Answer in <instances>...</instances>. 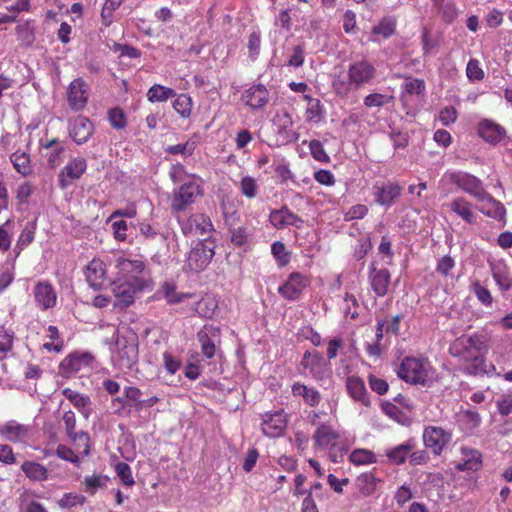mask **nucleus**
Segmentation results:
<instances>
[{
  "mask_svg": "<svg viewBox=\"0 0 512 512\" xmlns=\"http://www.w3.org/2000/svg\"><path fill=\"white\" fill-rule=\"evenodd\" d=\"M391 97L380 93H372L364 98V105L366 107H381L388 103Z\"/></svg>",
  "mask_w": 512,
  "mask_h": 512,
  "instance_id": "obj_58",
  "label": "nucleus"
},
{
  "mask_svg": "<svg viewBox=\"0 0 512 512\" xmlns=\"http://www.w3.org/2000/svg\"><path fill=\"white\" fill-rule=\"evenodd\" d=\"M108 480V477L104 475L86 476L83 481L84 490L93 495L98 489L105 487Z\"/></svg>",
  "mask_w": 512,
  "mask_h": 512,
  "instance_id": "obj_41",
  "label": "nucleus"
},
{
  "mask_svg": "<svg viewBox=\"0 0 512 512\" xmlns=\"http://www.w3.org/2000/svg\"><path fill=\"white\" fill-rule=\"evenodd\" d=\"M306 98L309 100L308 108L306 110L307 119L309 121H319L320 118L322 117V105L320 100L313 99L309 96H306Z\"/></svg>",
  "mask_w": 512,
  "mask_h": 512,
  "instance_id": "obj_54",
  "label": "nucleus"
},
{
  "mask_svg": "<svg viewBox=\"0 0 512 512\" xmlns=\"http://www.w3.org/2000/svg\"><path fill=\"white\" fill-rule=\"evenodd\" d=\"M217 307L215 301L211 299H202L196 303L195 311L204 318H211Z\"/></svg>",
  "mask_w": 512,
  "mask_h": 512,
  "instance_id": "obj_49",
  "label": "nucleus"
},
{
  "mask_svg": "<svg viewBox=\"0 0 512 512\" xmlns=\"http://www.w3.org/2000/svg\"><path fill=\"white\" fill-rule=\"evenodd\" d=\"M368 213V208L366 205L363 204H357L352 206L345 214H344V220L345 221H352L355 219H362L364 218Z\"/></svg>",
  "mask_w": 512,
  "mask_h": 512,
  "instance_id": "obj_57",
  "label": "nucleus"
},
{
  "mask_svg": "<svg viewBox=\"0 0 512 512\" xmlns=\"http://www.w3.org/2000/svg\"><path fill=\"white\" fill-rule=\"evenodd\" d=\"M63 421H64V425H65V430H66V433H67V436L69 437V439L72 442L77 443L78 445H83V447H84L83 454L88 455L89 451H90V447H89L90 438L86 432H83V431L76 432L75 431V427H76L75 413L73 411L65 412L63 415Z\"/></svg>",
  "mask_w": 512,
  "mask_h": 512,
  "instance_id": "obj_15",
  "label": "nucleus"
},
{
  "mask_svg": "<svg viewBox=\"0 0 512 512\" xmlns=\"http://www.w3.org/2000/svg\"><path fill=\"white\" fill-rule=\"evenodd\" d=\"M117 353L114 363L120 370H131L138 361V343L136 339L120 338L116 342Z\"/></svg>",
  "mask_w": 512,
  "mask_h": 512,
  "instance_id": "obj_5",
  "label": "nucleus"
},
{
  "mask_svg": "<svg viewBox=\"0 0 512 512\" xmlns=\"http://www.w3.org/2000/svg\"><path fill=\"white\" fill-rule=\"evenodd\" d=\"M197 339L201 345L202 355L207 359H211L221 344V329L212 324H205L197 332Z\"/></svg>",
  "mask_w": 512,
  "mask_h": 512,
  "instance_id": "obj_6",
  "label": "nucleus"
},
{
  "mask_svg": "<svg viewBox=\"0 0 512 512\" xmlns=\"http://www.w3.org/2000/svg\"><path fill=\"white\" fill-rule=\"evenodd\" d=\"M29 432V426L19 424L15 421L7 422L0 427V434L12 442L21 441Z\"/></svg>",
  "mask_w": 512,
  "mask_h": 512,
  "instance_id": "obj_30",
  "label": "nucleus"
},
{
  "mask_svg": "<svg viewBox=\"0 0 512 512\" xmlns=\"http://www.w3.org/2000/svg\"><path fill=\"white\" fill-rule=\"evenodd\" d=\"M123 0H106L102 11L101 18L105 26H110L113 22V12L122 4Z\"/></svg>",
  "mask_w": 512,
  "mask_h": 512,
  "instance_id": "obj_45",
  "label": "nucleus"
},
{
  "mask_svg": "<svg viewBox=\"0 0 512 512\" xmlns=\"http://www.w3.org/2000/svg\"><path fill=\"white\" fill-rule=\"evenodd\" d=\"M472 290L476 295L477 299L485 306H490L493 302V297L490 291L482 286L479 282H475L472 285Z\"/></svg>",
  "mask_w": 512,
  "mask_h": 512,
  "instance_id": "obj_56",
  "label": "nucleus"
},
{
  "mask_svg": "<svg viewBox=\"0 0 512 512\" xmlns=\"http://www.w3.org/2000/svg\"><path fill=\"white\" fill-rule=\"evenodd\" d=\"M21 468L28 478L36 481L46 480L48 477L47 469L39 463L26 461L22 464Z\"/></svg>",
  "mask_w": 512,
  "mask_h": 512,
  "instance_id": "obj_38",
  "label": "nucleus"
},
{
  "mask_svg": "<svg viewBox=\"0 0 512 512\" xmlns=\"http://www.w3.org/2000/svg\"><path fill=\"white\" fill-rule=\"evenodd\" d=\"M310 151L312 156L320 162H328L329 156L325 152L322 143L319 140H312L310 142Z\"/></svg>",
  "mask_w": 512,
  "mask_h": 512,
  "instance_id": "obj_59",
  "label": "nucleus"
},
{
  "mask_svg": "<svg viewBox=\"0 0 512 512\" xmlns=\"http://www.w3.org/2000/svg\"><path fill=\"white\" fill-rule=\"evenodd\" d=\"M115 471L117 476L120 478L121 482L125 486H133L135 481L132 476V471L130 466L125 462H118L115 465Z\"/></svg>",
  "mask_w": 512,
  "mask_h": 512,
  "instance_id": "obj_47",
  "label": "nucleus"
},
{
  "mask_svg": "<svg viewBox=\"0 0 512 512\" xmlns=\"http://www.w3.org/2000/svg\"><path fill=\"white\" fill-rule=\"evenodd\" d=\"M338 438L339 434L325 424L320 425L314 434L315 444L322 448L329 445L334 446Z\"/></svg>",
  "mask_w": 512,
  "mask_h": 512,
  "instance_id": "obj_34",
  "label": "nucleus"
},
{
  "mask_svg": "<svg viewBox=\"0 0 512 512\" xmlns=\"http://www.w3.org/2000/svg\"><path fill=\"white\" fill-rule=\"evenodd\" d=\"M466 73L470 80H482L484 78V72L476 59H471L468 62Z\"/></svg>",
  "mask_w": 512,
  "mask_h": 512,
  "instance_id": "obj_60",
  "label": "nucleus"
},
{
  "mask_svg": "<svg viewBox=\"0 0 512 512\" xmlns=\"http://www.w3.org/2000/svg\"><path fill=\"white\" fill-rule=\"evenodd\" d=\"M478 135L486 142L496 145L506 135V130L492 120L484 119L478 125Z\"/></svg>",
  "mask_w": 512,
  "mask_h": 512,
  "instance_id": "obj_19",
  "label": "nucleus"
},
{
  "mask_svg": "<svg viewBox=\"0 0 512 512\" xmlns=\"http://www.w3.org/2000/svg\"><path fill=\"white\" fill-rule=\"evenodd\" d=\"M415 444L412 440H408L392 449L386 451V456L389 461L394 465L404 464L407 457L414 449Z\"/></svg>",
  "mask_w": 512,
  "mask_h": 512,
  "instance_id": "obj_31",
  "label": "nucleus"
},
{
  "mask_svg": "<svg viewBox=\"0 0 512 512\" xmlns=\"http://www.w3.org/2000/svg\"><path fill=\"white\" fill-rule=\"evenodd\" d=\"M287 425L286 416L283 411L266 413L262 423V432L271 438L282 435Z\"/></svg>",
  "mask_w": 512,
  "mask_h": 512,
  "instance_id": "obj_16",
  "label": "nucleus"
},
{
  "mask_svg": "<svg viewBox=\"0 0 512 512\" xmlns=\"http://www.w3.org/2000/svg\"><path fill=\"white\" fill-rule=\"evenodd\" d=\"M242 99L252 109H260L268 103L269 92L262 84L253 85L244 92Z\"/></svg>",
  "mask_w": 512,
  "mask_h": 512,
  "instance_id": "obj_23",
  "label": "nucleus"
},
{
  "mask_svg": "<svg viewBox=\"0 0 512 512\" xmlns=\"http://www.w3.org/2000/svg\"><path fill=\"white\" fill-rule=\"evenodd\" d=\"M86 502V497L77 493H66L59 500V506L62 508H72L77 505H83Z\"/></svg>",
  "mask_w": 512,
  "mask_h": 512,
  "instance_id": "obj_50",
  "label": "nucleus"
},
{
  "mask_svg": "<svg viewBox=\"0 0 512 512\" xmlns=\"http://www.w3.org/2000/svg\"><path fill=\"white\" fill-rule=\"evenodd\" d=\"M374 201L385 207L392 206L401 195L402 188L394 182H377L372 189Z\"/></svg>",
  "mask_w": 512,
  "mask_h": 512,
  "instance_id": "obj_11",
  "label": "nucleus"
},
{
  "mask_svg": "<svg viewBox=\"0 0 512 512\" xmlns=\"http://www.w3.org/2000/svg\"><path fill=\"white\" fill-rule=\"evenodd\" d=\"M89 99V85L86 81L79 77L74 79L67 89V101L69 107L75 111H82Z\"/></svg>",
  "mask_w": 512,
  "mask_h": 512,
  "instance_id": "obj_8",
  "label": "nucleus"
},
{
  "mask_svg": "<svg viewBox=\"0 0 512 512\" xmlns=\"http://www.w3.org/2000/svg\"><path fill=\"white\" fill-rule=\"evenodd\" d=\"M425 89V83L421 79L417 78H406V81L403 84V90L405 93L413 95L421 94Z\"/></svg>",
  "mask_w": 512,
  "mask_h": 512,
  "instance_id": "obj_53",
  "label": "nucleus"
},
{
  "mask_svg": "<svg viewBox=\"0 0 512 512\" xmlns=\"http://www.w3.org/2000/svg\"><path fill=\"white\" fill-rule=\"evenodd\" d=\"M457 119V111L454 107H445L440 111L439 120L445 126L454 123Z\"/></svg>",
  "mask_w": 512,
  "mask_h": 512,
  "instance_id": "obj_64",
  "label": "nucleus"
},
{
  "mask_svg": "<svg viewBox=\"0 0 512 512\" xmlns=\"http://www.w3.org/2000/svg\"><path fill=\"white\" fill-rule=\"evenodd\" d=\"M475 199L479 202L478 209L481 213L497 220L504 219L506 214L504 205L495 200L486 190L483 191V196L476 197Z\"/></svg>",
  "mask_w": 512,
  "mask_h": 512,
  "instance_id": "obj_17",
  "label": "nucleus"
},
{
  "mask_svg": "<svg viewBox=\"0 0 512 512\" xmlns=\"http://www.w3.org/2000/svg\"><path fill=\"white\" fill-rule=\"evenodd\" d=\"M69 134L77 144H83L93 134V124L88 118L78 116L70 123Z\"/></svg>",
  "mask_w": 512,
  "mask_h": 512,
  "instance_id": "obj_20",
  "label": "nucleus"
},
{
  "mask_svg": "<svg viewBox=\"0 0 512 512\" xmlns=\"http://www.w3.org/2000/svg\"><path fill=\"white\" fill-rule=\"evenodd\" d=\"M195 150V142L187 141L183 144L168 146L165 151L169 154H181L184 157L191 156Z\"/></svg>",
  "mask_w": 512,
  "mask_h": 512,
  "instance_id": "obj_52",
  "label": "nucleus"
},
{
  "mask_svg": "<svg viewBox=\"0 0 512 512\" xmlns=\"http://www.w3.org/2000/svg\"><path fill=\"white\" fill-rule=\"evenodd\" d=\"M181 228L185 235H204L212 230V223L204 214H194L182 222Z\"/></svg>",
  "mask_w": 512,
  "mask_h": 512,
  "instance_id": "obj_21",
  "label": "nucleus"
},
{
  "mask_svg": "<svg viewBox=\"0 0 512 512\" xmlns=\"http://www.w3.org/2000/svg\"><path fill=\"white\" fill-rule=\"evenodd\" d=\"M350 461L356 465L371 464L376 462V457L369 450L356 449L350 454Z\"/></svg>",
  "mask_w": 512,
  "mask_h": 512,
  "instance_id": "obj_44",
  "label": "nucleus"
},
{
  "mask_svg": "<svg viewBox=\"0 0 512 512\" xmlns=\"http://www.w3.org/2000/svg\"><path fill=\"white\" fill-rule=\"evenodd\" d=\"M491 273L497 285L502 291H508L512 287V277L509 268L503 261L490 263Z\"/></svg>",
  "mask_w": 512,
  "mask_h": 512,
  "instance_id": "obj_27",
  "label": "nucleus"
},
{
  "mask_svg": "<svg viewBox=\"0 0 512 512\" xmlns=\"http://www.w3.org/2000/svg\"><path fill=\"white\" fill-rule=\"evenodd\" d=\"M370 388L379 395H383L388 391V383L381 378H377L374 375L369 376Z\"/></svg>",
  "mask_w": 512,
  "mask_h": 512,
  "instance_id": "obj_61",
  "label": "nucleus"
},
{
  "mask_svg": "<svg viewBox=\"0 0 512 512\" xmlns=\"http://www.w3.org/2000/svg\"><path fill=\"white\" fill-rule=\"evenodd\" d=\"M248 233L246 228L238 227L231 230V242L236 246H242L247 242Z\"/></svg>",
  "mask_w": 512,
  "mask_h": 512,
  "instance_id": "obj_62",
  "label": "nucleus"
},
{
  "mask_svg": "<svg viewBox=\"0 0 512 512\" xmlns=\"http://www.w3.org/2000/svg\"><path fill=\"white\" fill-rule=\"evenodd\" d=\"M451 433L441 427L428 426L423 432V441L435 455H440L444 447L451 441Z\"/></svg>",
  "mask_w": 512,
  "mask_h": 512,
  "instance_id": "obj_10",
  "label": "nucleus"
},
{
  "mask_svg": "<svg viewBox=\"0 0 512 512\" xmlns=\"http://www.w3.org/2000/svg\"><path fill=\"white\" fill-rule=\"evenodd\" d=\"M176 96L175 90L169 87L162 86L160 84H155L149 88L147 92L148 101L155 102H164L168 99H171Z\"/></svg>",
  "mask_w": 512,
  "mask_h": 512,
  "instance_id": "obj_37",
  "label": "nucleus"
},
{
  "mask_svg": "<svg viewBox=\"0 0 512 512\" xmlns=\"http://www.w3.org/2000/svg\"><path fill=\"white\" fill-rule=\"evenodd\" d=\"M429 370L430 363L427 360L406 357L399 365L397 375L408 383L426 385L430 380Z\"/></svg>",
  "mask_w": 512,
  "mask_h": 512,
  "instance_id": "obj_4",
  "label": "nucleus"
},
{
  "mask_svg": "<svg viewBox=\"0 0 512 512\" xmlns=\"http://www.w3.org/2000/svg\"><path fill=\"white\" fill-rule=\"evenodd\" d=\"M56 455L66 461H69L71 463L77 464L79 462L78 456L74 454L72 449L65 445H58L56 449Z\"/></svg>",
  "mask_w": 512,
  "mask_h": 512,
  "instance_id": "obj_63",
  "label": "nucleus"
},
{
  "mask_svg": "<svg viewBox=\"0 0 512 512\" xmlns=\"http://www.w3.org/2000/svg\"><path fill=\"white\" fill-rule=\"evenodd\" d=\"M87 162L83 157L70 161L59 173L58 182L62 189L67 188L73 181L78 180L86 171Z\"/></svg>",
  "mask_w": 512,
  "mask_h": 512,
  "instance_id": "obj_12",
  "label": "nucleus"
},
{
  "mask_svg": "<svg viewBox=\"0 0 512 512\" xmlns=\"http://www.w3.org/2000/svg\"><path fill=\"white\" fill-rule=\"evenodd\" d=\"M108 118L111 126L115 129H123L126 127V117L122 109L116 107L108 112Z\"/></svg>",
  "mask_w": 512,
  "mask_h": 512,
  "instance_id": "obj_51",
  "label": "nucleus"
},
{
  "mask_svg": "<svg viewBox=\"0 0 512 512\" xmlns=\"http://www.w3.org/2000/svg\"><path fill=\"white\" fill-rule=\"evenodd\" d=\"M308 285V279L299 273H292L288 280L278 288V292L288 300H295Z\"/></svg>",
  "mask_w": 512,
  "mask_h": 512,
  "instance_id": "obj_18",
  "label": "nucleus"
},
{
  "mask_svg": "<svg viewBox=\"0 0 512 512\" xmlns=\"http://www.w3.org/2000/svg\"><path fill=\"white\" fill-rule=\"evenodd\" d=\"M142 392L139 388L129 386L125 388V398L128 402H131L137 410L144 407V403L141 400Z\"/></svg>",
  "mask_w": 512,
  "mask_h": 512,
  "instance_id": "obj_55",
  "label": "nucleus"
},
{
  "mask_svg": "<svg viewBox=\"0 0 512 512\" xmlns=\"http://www.w3.org/2000/svg\"><path fill=\"white\" fill-rule=\"evenodd\" d=\"M446 176L451 183L474 198L483 196L485 189L482 181L476 176L463 171L450 172L447 173Z\"/></svg>",
  "mask_w": 512,
  "mask_h": 512,
  "instance_id": "obj_7",
  "label": "nucleus"
},
{
  "mask_svg": "<svg viewBox=\"0 0 512 512\" xmlns=\"http://www.w3.org/2000/svg\"><path fill=\"white\" fill-rule=\"evenodd\" d=\"M10 159L14 168L20 174L27 176L32 172L30 157L25 152L16 151L11 155Z\"/></svg>",
  "mask_w": 512,
  "mask_h": 512,
  "instance_id": "obj_39",
  "label": "nucleus"
},
{
  "mask_svg": "<svg viewBox=\"0 0 512 512\" xmlns=\"http://www.w3.org/2000/svg\"><path fill=\"white\" fill-rule=\"evenodd\" d=\"M356 486L363 495H371L376 488V478L371 473H362L356 479Z\"/></svg>",
  "mask_w": 512,
  "mask_h": 512,
  "instance_id": "obj_40",
  "label": "nucleus"
},
{
  "mask_svg": "<svg viewBox=\"0 0 512 512\" xmlns=\"http://www.w3.org/2000/svg\"><path fill=\"white\" fill-rule=\"evenodd\" d=\"M346 388L348 394L355 400L362 403L364 406L370 405V400L367 395V390L364 381L356 376H350L346 380Z\"/></svg>",
  "mask_w": 512,
  "mask_h": 512,
  "instance_id": "obj_26",
  "label": "nucleus"
},
{
  "mask_svg": "<svg viewBox=\"0 0 512 512\" xmlns=\"http://www.w3.org/2000/svg\"><path fill=\"white\" fill-rule=\"evenodd\" d=\"M214 254L213 247L198 243L189 253L188 264L191 269L201 271L211 262Z\"/></svg>",
  "mask_w": 512,
  "mask_h": 512,
  "instance_id": "obj_14",
  "label": "nucleus"
},
{
  "mask_svg": "<svg viewBox=\"0 0 512 512\" xmlns=\"http://www.w3.org/2000/svg\"><path fill=\"white\" fill-rule=\"evenodd\" d=\"M64 374L78 372L81 369L80 355L78 352L68 355L60 364Z\"/></svg>",
  "mask_w": 512,
  "mask_h": 512,
  "instance_id": "obj_43",
  "label": "nucleus"
},
{
  "mask_svg": "<svg viewBox=\"0 0 512 512\" xmlns=\"http://www.w3.org/2000/svg\"><path fill=\"white\" fill-rule=\"evenodd\" d=\"M158 294L162 295L168 304H178L194 296L192 293L177 292L176 285L168 281L161 285Z\"/></svg>",
  "mask_w": 512,
  "mask_h": 512,
  "instance_id": "obj_32",
  "label": "nucleus"
},
{
  "mask_svg": "<svg viewBox=\"0 0 512 512\" xmlns=\"http://www.w3.org/2000/svg\"><path fill=\"white\" fill-rule=\"evenodd\" d=\"M396 22L394 19L384 18L380 23L373 27L372 32L376 35H382L385 38L394 34Z\"/></svg>",
  "mask_w": 512,
  "mask_h": 512,
  "instance_id": "obj_46",
  "label": "nucleus"
},
{
  "mask_svg": "<svg viewBox=\"0 0 512 512\" xmlns=\"http://www.w3.org/2000/svg\"><path fill=\"white\" fill-rule=\"evenodd\" d=\"M292 392L295 396L303 397L305 402L311 407L318 405L321 399L320 393L317 390L299 383L293 385Z\"/></svg>",
  "mask_w": 512,
  "mask_h": 512,
  "instance_id": "obj_36",
  "label": "nucleus"
},
{
  "mask_svg": "<svg viewBox=\"0 0 512 512\" xmlns=\"http://www.w3.org/2000/svg\"><path fill=\"white\" fill-rule=\"evenodd\" d=\"M489 337L485 334H472L455 339L449 353L460 361L467 363L463 372L467 375H480L489 372L493 365L487 362L485 354L489 350Z\"/></svg>",
  "mask_w": 512,
  "mask_h": 512,
  "instance_id": "obj_1",
  "label": "nucleus"
},
{
  "mask_svg": "<svg viewBox=\"0 0 512 512\" xmlns=\"http://www.w3.org/2000/svg\"><path fill=\"white\" fill-rule=\"evenodd\" d=\"M62 394L78 409L84 408L90 403L88 396H82L70 388H65Z\"/></svg>",
  "mask_w": 512,
  "mask_h": 512,
  "instance_id": "obj_48",
  "label": "nucleus"
},
{
  "mask_svg": "<svg viewBox=\"0 0 512 512\" xmlns=\"http://www.w3.org/2000/svg\"><path fill=\"white\" fill-rule=\"evenodd\" d=\"M34 297L40 308L50 309L56 305L57 294L49 282H38L34 287Z\"/></svg>",
  "mask_w": 512,
  "mask_h": 512,
  "instance_id": "obj_22",
  "label": "nucleus"
},
{
  "mask_svg": "<svg viewBox=\"0 0 512 512\" xmlns=\"http://www.w3.org/2000/svg\"><path fill=\"white\" fill-rule=\"evenodd\" d=\"M450 209L465 222L473 224L475 216L472 212V204L463 197H456L450 204Z\"/></svg>",
  "mask_w": 512,
  "mask_h": 512,
  "instance_id": "obj_33",
  "label": "nucleus"
},
{
  "mask_svg": "<svg viewBox=\"0 0 512 512\" xmlns=\"http://www.w3.org/2000/svg\"><path fill=\"white\" fill-rule=\"evenodd\" d=\"M173 108L181 117L187 118L191 114L192 99L187 94H180L173 101Z\"/></svg>",
  "mask_w": 512,
  "mask_h": 512,
  "instance_id": "obj_42",
  "label": "nucleus"
},
{
  "mask_svg": "<svg viewBox=\"0 0 512 512\" xmlns=\"http://www.w3.org/2000/svg\"><path fill=\"white\" fill-rule=\"evenodd\" d=\"M203 188L195 176L183 182L177 189H174L171 198L172 213L186 211L197 199L202 197Z\"/></svg>",
  "mask_w": 512,
  "mask_h": 512,
  "instance_id": "obj_3",
  "label": "nucleus"
},
{
  "mask_svg": "<svg viewBox=\"0 0 512 512\" xmlns=\"http://www.w3.org/2000/svg\"><path fill=\"white\" fill-rule=\"evenodd\" d=\"M148 285L143 276L131 275L127 278H118L113 283V293L116 298L115 307L124 309L134 303L135 295L142 292Z\"/></svg>",
  "mask_w": 512,
  "mask_h": 512,
  "instance_id": "obj_2",
  "label": "nucleus"
},
{
  "mask_svg": "<svg viewBox=\"0 0 512 512\" xmlns=\"http://www.w3.org/2000/svg\"><path fill=\"white\" fill-rule=\"evenodd\" d=\"M270 221L276 228L284 226L301 227L303 220L293 213L287 206L281 207L279 210H273L270 213Z\"/></svg>",
  "mask_w": 512,
  "mask_h": 512,
  "instance_id": "obj_24",
  "label": "nucleus"
},
{
  "mask_svg": "<svg viewBox=\"0 0 512 512\" xmlns=\"http://www.w3.org/2000/svg\"><path fill=\"white\" fill-rule=\"evenodd\" d=\"M301 366L309 370V373L316 379H323L327 370L328 363L323 355L318 351H306L301 360Z\"/></svg>",
  "mask_w": 512,
  "mask_h": 512,
  "instance_id": "obj_13",
  "label": "nucleus"
},
{
  "mask_svg": "<svg viewBox=\"0 0 512 512\" xmlns=\"http://www.w3.org/2000/svg\"><path fill=\"white\" fill-rule=\"evenodd\" d=\"M463 454L467 457V459L463 463H459L456 467L459 471H476L481 467L482 464V455L477 450L462 449Z\"/></svg>",
  "mask_w": 512,
  "mask_h": 512,
  "instance_id": "obj_35",
  "label": "nucleus"
},
{
  "mask_svg": "<svg viewBox=\"0 0 512 512\" xmlns=\"http://www.w3.org/2000/svg\"><path fill=\"white\" fill-rule=\"evenodd\" d=\"M117 267L121 275L120 278L131 277V275L144 277L145 263L142 260H130L121 257L117 260Z\"/></svg>",
  "mask_w": 512,
  "mask_h": 512,
  "instance_id": "obj_29",
  "label": "nucleus"
},
{
  "mask_svg": "<svg viewBox=\"0 0 512 512\" xmlns=\"http://www.w3.org/2000/svg\"><path fill=\"white\" fill-rule=\"evenodd\" d=\"M371 286L378 296H384L390 283V273L387 269L377 270L374 263L371 267Z\"/></svg>",
  "mask_w": 512,
  "mask_h": 512,
  "instance_id": "obj_28",
  "label": "nucleus"
},
{
  "mask_svg": "<svg viewBox=\"0 0 512 512\" xmlns=\"http://www.w3.org/2000/svg\"><path fill=\"white\" fill-rule=\"evenodd\" d=\"M105 265L99 259H93L86 268V280L91 288L100 290L105 278Z\"/></svg>",
  "mask_w": 512,
  "mask_h": 512,
  "instance_id": "obj_25",
  "label": "nucleus"
},
{
  "mask_svg": "<svg viewBox=\"0 0 512 512\" xmlns=\"http://www.w3.org/2000/svg\"><path fill=\"white\" fill-rule=\"evenodd\" d=\"M376 74L375 67L366 60H359L352 63L348 69L349 85L359 88L370 83Z\"/></svg>",
  "mask_w": 512,
  "mask_h": 512,
  "instance_id": "obj_9",
  "label": "nucleus"
}]
</instances>
